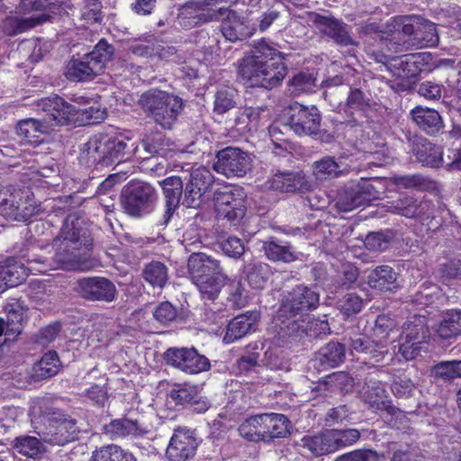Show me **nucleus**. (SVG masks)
Returning <instances> with one entry per match:
<instances>
[{"mask_svg":"<svg viewBox=\"0 0 461 461\" xmlns=\"http://www.w3.org/2000/svg\"><path fill=\"white\" fill-rule=\"evenodd\" d=\"M290 56L291 53L281 51L276 43L263 39L255 42L239 61L238 77L248 87L273 89L285 79Z\"/></svg>","mask_w":461,"mask_h":461,"instance_id":"nucleus-1","label":"nucleus"},{"mask_svg":"<svg viewBox=\"0 0 461 461\" xmlns=\"http://www.w3.org/2000/svg\"><path fill=\"white\" fill-rule=\"evenodd\" d=\"M55 254L53 261L56 267L64 270H83L86 267V259L93 249V238L83 228L82 221L68 216L54 239Z\"/></svg>","mask_w":461,"mask_h":461,"instance_id":"nucleus-2","label":"nucleus"},{"mask_svg":"<svg viewBox=\"0 0 461 461\" xmlns=\"http://www.w3.org/2000/svg\"><path fill=\"white\" fill-rule=\"evenodd\" d=\"M386 28L392 32L388 49L393 51L435 47L438 43L435 23L419 15L393 17L386 23Z\"/></svg>","mask_w":461,"mask_h":461,"instance_id":"nucleus-3","label":"nucleus"},{"mask_svg":"<svg viewBox=\"0 0 461 461\" xmlns=\"http://www.w3.org/2000/svg\"><path fill=\"white\" fill-rule=\"evenodd\" d=\"M137 146L131 138L122 134L96 133L83 146L79 161L87 167H108L129 160Z\"/></svg>","mask_w":461,"mask_h":461,"instance_id":"nucleus-4","label":"nucleus"},{"mask_svg":"<svg viewBox=\"0 0 461 461\" xmlns=\"http://www.w3.org/2000/svg\"><path fill=\"white\" fill-rule=\"evenodd\" d=\"M114 56V46L101 39L90 52L73 56L67 64L65 75L73 82L92 81L104 71Z\"/></svg>","mask_w":461,"mask_h":461,"instance_id":"nucleus-5","label":"nucleus"},{"mask_svg":"<svg viewBox=\"0 0 461 461\" xmlns=\"http://www.w3.org/2000/svg\"><path fill=\"white\" fill-rule=\"evenodd\" d=\"M139 106L153 122L164 130H171L182 113L184 100L172 93L150 88L139 98Z\"/></svg>","mask_w":461,"mask_h":461,"instance_id":"nucleus-6","label":"nucleus"},{"mask_svg":"<svg viewBox=\"0 0 461 461\" xmlns=\"http://www.w3.org/2000/svg\"><path fill=\"white\" fill-rule=\"evenodd\" d=\"M292 425L284 414L263 413L251 416L239 427V433L249 441L271 442L276 438L287 437Z\"/></svg>","mask_w":461,"mask_h":461,"instance_id":"nucleus-7","label":"nucleus"},{"mask_svg":"<svg viewBox=\"0 0 461 461\" xmlns=\"http://www.w3.org/2000/svg\"><path fill=\"white\" fill-rule=\"evenodd\" d=\"M158 201V193L156 187L143 181L128 183L121 194V205L123 212L136 219L154 212Z\"/></svg>","mask_w":461,"mask_h":461,"instance_id":"nucleus-8","label":"nucleus"},{"mask_svg":"<svg viewBox=\"0 0 461 461\" xmlns=\"http://www.w3.org/2000/svg\"><path fill=\"white\" fill-rule=\"evenodd\" d=\"M282 120L285 127L301 137H316L322 132L321 113L315 105L295 102L284 110Z\"/></svg>","mask_w":461,"mask_h":461,"instance_id":"nucleus-9","label":"nucleus"},{"mask_svg":"<svg viewBox=\"0 0 461 461\" xmlns=\"http://www.w3.org/2000/svg\"><path fill=\"white\" fill-rule=\"evenodd\" d=\"M40 211L30 191L14 189L0 194V215L6 220L25 222Z\"/></svg>","mask_w":461,"mask_h":461,"instance_id":"nucleus-10","label":"nucleus"},{"mask_svg":"<svg viewBox=\"0 0 461 461\" xmlns=\"http://www.w3.org/2000/svg\"><path fill=\"white\" fill-rule=\"evenodd\" d=\"M381 185L378 178L362 177L356 184L346 186L339 191L335 206L341 212H350L354 209L368 204L378 198L380 191L375 184Z\"/></svg>","mask_w":461,"mask_h":461,"instance_id":"nucleus-11","label":"nucleus"},{"mask_svg":"<svg viewBox=\"0 0 461 461\" xmlns=\"http://www.w3.org/2000/svg\"><path fill=\"white\" fill-rule=\"evenodd\" d=\"M362 398L368 408L375 413H380V416L387 423L404 418V411L392 403L380 381L366 379L362 389Z\"/></svg>","mask_w":461,"mask_h":461,"instance_id":"nucleus-12","label":"nucleus"},{"mask_svg":"<svg viewBox=\"0 0 461 461\" xmlns=\"http://www.w3.org/2000/svg\"><path fill=\"white\" fill-rule=\"evenodd\" d=\"M246 194L239 185L224 186L214 193V202L219 218L236 225L246 213Z\"/></svg>","mask_w":461,"mask_h":461,"instance_id":"nucleus-13","label":"nucleus"},{"mask_svg":"<svg viewBox=\"0 0 461 461\" xmlns=\"http://www.w3.org/2000/svg\"><path fill=\"white\" fill-rule=\"evenodd\" d=\"M164 359L167 365L189 375L200 374L211 368L210 360L194 347L170 348L166 350Z\"/></svg>","mask_w":461,"mask_h":461,"instance_id":"nucleus-14","label":"nucleus"},{"mask_svg":"<svg viewBox=\"0 0 461 461\" xmlns=\"http://www.w3.org/2000/svg\"><path fill=\"white\" fill-rule=\"evenodd\" d=\"M74 291L87 302L112 303L116 299L115 285L104 276H87L77 280Z\"/></svg>","mask_w":461,"mask_h":461,"instance_id":"nucleus-15","label":"nucleus"},{"mask_svg":"<svg viewBox=\"0 0 461 461\" xmlns=\"http://www.w3.org/2000/svg\"><path fill=\"white\" fill-rule=\"evenodd\" d=\"M216 158L213 168L228 178L244 176L251 169L250 156L240 148L222 149L217 152Z\"/></svg>","mask_w":461,"mask_h":461,"instance_id":"nucleus-16","label":"nucleus"},{"mask_svg":"<svg viewBox=\"0 0 461 461\" xmlns=\"http://www.w3.org/2000/svg\"><path fill=\"white\" fill-rule=\"evenodd\" d=\"M37 108L46 113L44 118L51 122L52 131L55 126L68 125L76 122L79 113L75 105L57 95L40 99Z\"/></svg>","mask_w":461,"mask_h":461,"instance_id":"nucleus-17","label":"nucleus"},{"mask_svg":"<svg viewBox=\"0 0 461 461\" xmlns=\"http://www.w3.org/2000/svg\"><path fill=\"white\" fill-rule=\"evenodd\" d=\"M221 10L212 6L210 0L189 1L178 9L179 24L191 29L201 24L215 22Z\"/></svg>","mask_w":461,"mask_h":461,"instance_id":"nucleus-18","label":"nucleus"},{"mask_svg":"<svg viewBox=\"0 0 461 461\" xmlns=\"http://www.w3.org/2000/svg\"><path fill=\"white\" fill-rule=\"evenodd\" d=\"M319 300L320 294L314 288L299 285L289 292L283 302L280 312L303 316L319 305Z\"/></svg>","mask_w":461,"mask_h":461,"instance_id":"nucleus-19","label":"nucleus"},{"mask_svg":"<svg viewBox=\"0 0 461 461\" xmlns=\"http://www.w3.org/2000/svg\"><path fill=\"white\" fill-rule=\"evenodd\" d=\"M309 18L323 35L330 38L338 45L342 47L357 45L349 33V26L342 20L318 13L310 14Z\"/></svg>","mask_w":461,"mask_h":461,"instance_id":"nucleus-20","label":"nucleus"},{"mask_svg":"<svg viewBox=\"0 0 461 461\" xmlns=\"http://www.w3.org/2000/svg\"><path fill=\"white\" fill-rule=\"evenodd\" d=\"M78 432L77 420L57 411L51 414L44 439L50 444L63 446L77 438Z\"/></svg>","mask_w":461,"mask_h":461,"instance_id":"nucleus-21","label":"nucleus"},{"mask_svg":"<svg viewBox=\"0 0 461 461\" xmlns=\"http://www.w3.org/2000/svg\"><path fill=\"white\" fill-rule=\"evenodd\" d=\"M198 445V440L192 430L177 428L174 430L167 447V457L170 461H187L194 456Z\"/></svg>","mask_w":461,"mask_h":461,"instance_id":"nucleus-22","label":"nucleus"},{"mask_svg":"<svg viewBox=\"0 0 461 461\" xmlns=\"http://www.w3.org/2000/svg\"><path fill=\"white\" fill-rule=\"evenodd\" d=\"M213 179V176L207 168L194 169L186 181L183 204L192 208L199 206L203 195L212 187Z\"/></svg>","mask_w":461,"mask_h":461,"instance_id":"nucleus-23","label":"nucleus"},{"mask_svg":"<svg viewBox=\"0 0 461 461\" xmlns=\"http://www.w3.org/2000/svg\"><path fill=\"white\" fill-rule=\"evenodd\" d=\"M264 186L280 193H304L310 190L312 185L299 172L278 170L265 182Z\"/></svg>","mask_w":461,"mask_h":461,"instance_id":"nucleus-24","label":"nucleus"},{"mask_svg":"<svg viewBox=\"0 0 461 461\" xmlns=\"http://www.w3.org/2000/svg\"><path fill=\"white\" fill-rule=\"evenodd\" d=\"M216 10H221V14L215 22L221 20V31L226 40L235 42L251 35L243 17L237 11L225 6H221Z\"/></svg>","mask_w":461,"mask_h":461,"instance_id":"nucleus-25","label":"nucleus"},{"mask_svg":"<svg viewBox=\"0 0 461 461\" xmlns=\"http://www.w3.org/2000/svg\"><path fill=\"white\" fill-rule=\"evenodd\" d=\"M429 55L427 53H410L401 56L395 55L391 62L390 72L402 78H414L428 64Z\"/></svg>","mask_w":461,"mask_h":461,"instance_id":"nucleus-26","label":"nucleus"},{"mask_svg":"<svg viewBox=\"0 0 461 461\" xmlns=\"http://www.w3.org/2000/svg\"><path fill=\"white\" fill-rule=\"evenodd\" d=\"M148 431L147 426L141 420L127 416L112 420L103 427V432L112 439L122 438L129 436H142L147 434Z\"/></svg>","mask_w":461,"mask_h":461,"instance_id":"nucleus-27","label":"nucleus"},{"mask_svg":"<svg viewBox=\"0 0 461 461\" xmlns=\"http://www.w3.org/2000/svg\"><path fill=\"white\" fill-rule=\"evenodd\" d=\"M187 268L193 282L224 273L218 259L202 252L192 253L189 256Z\"/></svg>","mask_w":461,"mask_h":461,"instance_id":"nucleus-28","label":"nucleus"},{"mask_svg":"<svg viewBox=\"0 0 461 461\" xmlns=\"http://www.w3.org/2000/svg\"><path fill=\"white\" fill-rule=\"evenodd\" d=\"M411 152L418 162L429 167H439L443 163V151L439 146L421 136L411 140Z\"/></svg>","mask_w":461,"mask_h":461,"instance_id":"nucleus-29","label":"nucleus"},{"mask_svg":"<svg viewBox=\"0 0 461 461\" xmlns=\"http://www.w3.org/2000/svg\"><path fill=\"white\" fill-rule=\"evenodd\" d=\"M165 199L163 223L167 224L179 208L184 191V183L180 176H169L159 182Z\"/></svg>","mask_w":461,"mask_h":461,"instance_id":"nucleus-30","label":"nucleus"},{"mask_svg":"<svg viewBox=\"0 0 461 461\" xmlns=\"http://www.w3.org/2000/svg\"><path fill=\"white\" fill-rule=\"evenodd\" d=\"M410 116L416 126L427 135L436 136L444 129L442 117L435 109L417 105L411 110Z\"/></svg>","mask_w":461,"mask_h":461,"instance_id":"nucleus-31","label":"nucleus"},{"mask_svg":"<svg viewBox=\"0 0 461 461\" xmlns=\"http://www.w3.org/2000/svg\"><path fill=\"white\" fill-rule=\"evenodd\" d=\"M351 340V353H357L363 355L365 359L373 361L374 363H380L384 360L385 355L388 353L386 345L382 342H376L369 337L363 334H357L350 339Z\"/></svg>","mask_w":461,"mask_h":461,"instance_id":"nucleus-32","label":"nucleus"},{"mask_svg":"<svg viewBox=\"0 0 461 461\" xmlns=\"http://www.w3.org/2000/svg\"><path fill=\"white\" fill-rule=\"evenodd\" d=\"M297 445L317 457L336 452L330 429H323L314 435H305Z\"/></svg>","mask_w":461,"mask_h":461,"instance_id":"nucleus-33","label":"nucleus"},{"mask_svg":"<svg viewBox=\"0 0 461 461\" xmlns=\"http://www.w3.org/2000/svg\"><path fill=\"white\" fill-rule=\"evenodd\" d=\"M259 315L256 312H247L233 318L228 324L223 341L232 343L255 330Z\"/></svg>","mask_w":461,"mask_h":461,"instance_id":"nucleus-34","label":"nucleus"},{"mask_svg":"<svg viewBox=\"0 0 461 461\" xmlns=\"http://www.w3.org/2000/svg\"><path fill=\"white\" fill-rule=\"evenodd\" d=\"M282 314L280 312L277 317L276 330L277 336L282 342H303V315L294 316L289 314L285 319L281 320Z\"/></svg>","mask_w":461,"mask_h":461,"instance_id":"nucleus-35","label":"nucleus"},{"mask_svg":"<svg viewBox=\"0 0 461 461\" xmlns=\"http://www.w3.org/2000/svg\"><path fill=\"white\" fill-rule=\"evenodd\" d=\"M367 284L379 292H393L399 287L398 274L389 266H379L369 273Z\"/></svg>","mask_w":461,"mask_h":461,"instance_id":"nucleus-36","label":"nucleus"},{"mask_svg":"<svg viewBox=\"0 0 461 461\" xmlns=\"http://www.w3.org/2000/svg\"><path fill=\"white\" fill-rule=\"evenodd\" d=\"M27 274L23 266L14 258H7L0 262V294L8 287L20 285L26 279Z\"/></svg>","mask_w":461,"mask_h":461,"instance_id":"nucleus-37","label":"nucleus"},{"mask_svg":"<svg viewBox=\"0 0 461 461\" xmlns=\"http://www.w3.org/2000/svg\"><path fill=\"white\" fill-rule=\"evenodd\" d=\"M51 131V122L44 117L42 119H23L19 121L16 125L17 135L30 143L38 142L41 134H49Z\"/></svg>","mask_w":461,"mask_h":461,"instance_id":"nucleus-38","label":"nucleus"},{"mask_svg":"<svg viewBox=\"0 0 461 461\" xmlns=\"http://www.w3.org/2000/svg\"><path fill=\"white\" fill-rule=\"evenodd\" d=\"M429 207V202L420 201L413 196L405 195L391 202L388 211L406 218H415L425 214Z\"/></svg>","mask_w":461,"mask_h":461,"instance_id":"nucleus-39","label":"nucleus"},{"mask_svg":"<svg viewBox=\"0 0 461 461\" xmlns=\"http://www.w3.org/2000/svg\"><path fill=\"white\" fill-rule=\"evenodd\" d=\"M429 377L439 385L451 384L456 379L461 378V359L436 363L430 367Z\"/></svg>","mask_w":461,"mask_h":461,"instance_id":"nucleus-40","label":"nucleus"},{"mask_svg":"<svg viewBox=\"0 0 461 461\" xmlns=\"http://www.w3.org/2000/svg\"><path fill=\"white\" fill-rule=\"evenodd\" d=\"M242 273L253 289H263L273 274L268 264L255 259L244 264Z\"/></svg>","mask_w":461,"mask_h":461,"instance_id":"nucleus-41","label":"nucleus"},{"mask_svg":"<svg viewBox=\"0 0 461 461\" xmlns=\"http://www.w3.org/2000/svg\"><path fill=\"white\" fill-rule=\"evenodd\" d=\"M345 358V345L337 341H330L320 348L315 356L314 362L318 363L320 367L326 369L339 366Z\"/></svg>","mask_w":461,"mask_h":461,"instance_id":"nucleus-42","label":"nucleus"},{"mask_svg":"<svg viewBox=\"0 0 461 461\" xmlns=\"http://www.w3.org/2000/svg\"><path fill=\"white\" fill-rule=\"evenodd\" d=\"M400 337L401 339H409L422 345L426 344L430 337L426 317L414 315L405 321Z\"/></svg>","mask_w":461,"mask_h":461,"instance_id":"nucleus-43","label":"nucleus"},{"mask_svg":"<svg viewBox=\"0 0 461 461\" xmlns=\"http://www.w3.org/2000/svg\"><path fill=\"white\" fill-rule=\"evenodd\" d=\"M262 249L267 258L273 262L291 263L297 258L292 245L277 240L265 241Z\"/></svg>","mask_w":461,"mask_h":461,"instance_id":"nucleus-44","label":"nucleus"},{"mask_svg":"<svg viewBox=\"0 0 461 461\" xmlns=\"http://www.w3.org/2000/svg\"><path fill=\"white\" fill-rule=\"evenodd\" d=\"M171 140L162 132L151 131L146 133L141 140V146L148 157L159 156L165 158L171 151Z\"/></svg>","mask_w":461,"mask_h":461,"instance_id":"nucleus-45","label":"nucleus"},{"mask_svg":"<svg viewBox=\"0 0 461 461\" xmlns=\"http://www.w3.org/2000/svg\"><path fill=\"white\" fill-rule=\"evenodd\" d=\"M438 338L444 340L456 339L461 335V310L447 311L442 316L437 328Z\"/></svg>","mask_w":461,"mask_h":461,"instance_id":"nucleus-46","label":"nucleus"},{"mask_svg":"<svg viewBox=\"0 0 461 461\" xmlns=\"http://www.w3.org/2000/svg\"><path fill=\"white\" fill-rule=\"evenodd\" d=\"M48 17L49 15L47 14H41L28 18L8 16L3 22V30L7 35H16L42 23L47 21Z\"/></svg>","mask_w":461,"mask_h":461,"instance_id":"nucleus-47","label":"nucleus"},{"mask_svg":"<svg viewBox=\"0 0 461 461\" xmlns=\"http://www.w3.org/2000/svg\"><path fill=\"white\" fill-rule=\"evenodd\" d=\"M60 360L56 351L45 353L32 367V377L44 380L56 375L60 369Z\"/></svg>","mask_w":461,"mask_h":461,"instance_id":"nucleus-48","label":"nucleus"},{"mask_svg":"<svg viewBox=\"0 0 461 461\" xmlns=\"http://www.w3.org/2000/svg\"><path fill=\"white\" fill-rule=\"evenodd\" d=\"M141 276L153 288L162 289L168 282V268L164 263L152 260L144 266Z\"/></svg>","mask_w":461,"mask_h":461,"instance_id":"nucleus-49","label":"nucleus"},{"mask_svg":"<svg viewBox=\"0 0 461 461\" xmlns=\"http://www.w3.org/2000/svg\"><path fill=\"white\" fill-rule=\"evenodd\" d=\"M92 461H136L133 454L116 444L97 447L92 453Z\"/></svg>","mask_w":461,"mask_h":461,"instance_id":"nucleus-50","label":"nucleus"},{"mask_svg":"<svg viewBox=\"0 0 461 461\" xmlns=\"http://www.w3.org/2000/svg\"><path fill=\"white\" fill-rule=\"evenodd\" d=\"M228 276L225 273L194 281L204 300L214 301L219 296Z\"/></svg>","mask_w":461,"mask_h":461,"instance_id":"nucleus-51","label":"nucleus"},{"mask_svg":"<svg viewBox=\"0 0 461 461\" xmlns=\"http://www.w3.org/2000/svg\"><path fill=\"white\" fill-rule=\"evenodd\" d=\"M392 180L397 187L404 189L429 191L436 187L433 180L421 174L394 176Z\"/></svg>","mask_w":461,"mask_h":461,"instance_id":"nucleus-52","label":"nucleus"},{"mask_svg":"<svg viewBox=\"0 0 461 461\" xmlns=\"http://www.w3.org/2000/svg\"><path fill=\"white\" fill-rule=\"evenodd\" d=\"M238 92L229 86H221L217 88L214 94L213 112L217 114H223L237 104Z\"/></svg>","mask_w":461,"mask_h":461,"instance_id":"nucleus-53","label":"nucleus"},{"mask_svg":"<svg viewBox=\"0 0 461 461\" xmlns=\"http://www.w3.org/2000/svg\"><path fill=\"white\" fill-rule=\"evenodd\" d=\"M6 312V331L5 340L14 339L22 332V322L24 312L20 305L15 303L5 307Z\"/></svg>","mask_w":461,"mask_h":461,"instance_id":"nucleus-54","label":"nucleus"},{"mask_svg":"<svg viewBox=\"0 0 461 461\" xmlns=\"http://www.w3.org/2000/svg\"><path fill=\"white\" fill-rule=\"evenodd\" d=\"M314 176L318 179L334 178L339 176L343 170L333 157L326 156L315 161L312 165Z\"/></svg>","mask_w":461,"mask_h":461,"instance_id":"nucleus-55","label":"nucleus"},{"mask_svg":"<svg viewBox=\"0 0 461 461\" xmlns=\"http://www.w3.org/2000/svg\"><path fill=\"white\" fill-rule=\"evenodd\" d=\"M168 398L176 405L193 403L198 398V387L190 384H176L168 393Z\"/></svg>","mask_w":461,"mask_h":461,"instance_id":"nucleus-56","label":"nucleus"},{"mask_svg":"<svg viewBox=\"0 0 461 461\" xmlns=\"http://www.w3.org/2000/svg\"><path fill=\"white\" fill-rule=\"evenodd\" d=\"M336 306L344 316L350 317L361 312L364 300L357 293L349 292L337 300Z\"/></svg>","mask_w":461,"mask_h":461,"instance_id":"nucleus-57","label":"nucleus"},{"mask_svg":"<svg viewBox=\"0 0 461 461\" xmlns=\"http://www.w3.org/2000/svg\"><path fill=\"white\" fill-rule=\"evenodd\" d=\"M321 384L330 392H348L353 386V378L347 372H335L326 375Z\"/></svg>","mask_w":461,"mask_h":461,"instance_id":"nucleus-58","label":"nucleus"},{"mask_svg":"<svg viewBox=\"0 0 461 461\" xmlns=\"http://www.w3.org/2000/svg\"><path fill=\"white\" fill-rule=\"evenodd\" d=\"M371 107V99L367 93L358 87H349L346 108L350 112L366 113Z\"/></svg>","mask_w":461,"mask_h":461,"instance_id":"nucleus-59","label":"nucleus"},{"mask_svg":"<svg viewBox=\"0 0 461 461\" xmlns=\"http://www.w3.org/2000/svg\"><path fill=\"white\" fill-rule=\"evenodd\" d=\"M330 333V328L327 320L303 319V340L311 341L315 339H322Z\"/></svg>","mask_w":461,"mask_h":461,"instance_id":"nucleus-60","label":"nucleus"},{"mask_svg":"<svg viewBox=\"0 0 461 461\" xmlns=\"http://www.w3.org/2000/svg\"><path fill=\"white\" fill-rule=\"evenodd\" d=\"M414 388V384L408 375L400 371L393 374L391 390L395 397L408 398L412 394Z\"/></svg>","mask_w":461,"mask_h":461,"instance_id":"nucleus-61","label":"nucleus"},{"mask_svg":"<svg viewBox=\"0 0 461 461\" xmlns=\"http://www.w3.org/2000/svg\"><path fill=\"white\" fill-rule=\"evenodd\" d=\"M393 238L394 233L391 230L372 232L366 237L365 246L370 250L383 251L388 249Z\"/></svg>","mask_w":461,"mask_h":461,"instance_id":"nucleus-62","label":"nucleus"},{"mask_svg":"<svg viewBox=\"0 0 461 461\" xmlns=\"http://www.w3.org/2000/svg\"><path fill=\"white\" fill-rule=\"evenodd\" d=\"M288 85L293 92H312L316 86V77L313 72L300 71L289 79Z\"/></svg>","mask_w":461,"mask_h":461,"instance_id":"nucleus-63","label":"nucleus"},{"mask_svg":"<svg viewBox=\"0 0 461 461\" xmlns=\"http://www.w3.org/2000/svg\"><path fill=\"white\" fill-rule=\"evenodd\" d=\"M335 451L349 447L356 443L360 438V432L356 429H330Z\"/></svg>","mask_w":461,"mask_h":461,"instance_id":"nucleus-64","label":"nucleus"}]
</instances>
